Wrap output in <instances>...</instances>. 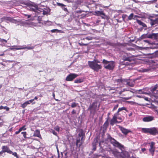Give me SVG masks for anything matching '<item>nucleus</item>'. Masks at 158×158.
Masks as SVG:
<instances>
[{
    "label": "nucleus",
    "mask_w": 158,
    "mask_h": 158,
    "mask_svg": "<svg viewBox=\"0 0 158 158\" xmlns=\"http://www.w3.org/2000/svg\"><path fill=\"white\" fill-rule=\"evenodd\" d=\"M71 114H76V111L75 110H73L71 112Z\"/></svg>",
    "instance_id": "6e6d98bb"
},
{
    "label": "nucleus",
    "mask_w": 158,
    "mask_h": 158,
    "mask_svg": "<svg viewBox=\"0 0 158 158\" xmlns=\"http://www.w3.org/2000/svg\"><path fill=\"white\" fill-rule=\"evenodd\" d=\"M41 10H42L41 11H42V14L43 15H46L47 14L48 12L47 11L44 10L43 9H41Z\"/></svg>",
    "instance_id": "a18cd8bd"
},
{
    "label": "nucleus",
    "mask_w": 158,
    "mask_h": 158,
    "mask_svg": "<svg viewBox=\"0 0 158 158\" xmlns=\"http://www.w3.org/2000/svg\"><path fill=\"white\" fill-rule=\"evenodd\" d=\"M127 15L126 14H123L122 16V18L123 19V20L125 22H128L127 19Z\"/></svg>",
    "instance_id": "cd10ccee"
},
{
    "label": "nucleus",
    "mask_w": 158,
    "mask_h": 158,
    "mask_svg": "<svg viewBox=\"0 0 158 158\" xmlns=\"http://www.w3.org/2000/svg\"><path fill=\"white\" fill-rule=\"evenodd\" d=\"M134 20H136V18H140V17L138 15H134Z\"/></svg>",
    "instance_id": "5fc2aeb1"
},
{
    "label": "nucleus",
    "mask_w": 158,
    "mask_h": 158,
    "mask_svg": "<svg viewBox=\"0 0 158 158\" xmlns=\"http://www.w3.org/2000/svg\"><path fill=\"white\" fill-rule=\"evenodd\" d=\"M98 103L96 102H93L90 105L88 108V110L89 111L91 114L94 115L97 110H98L99 108V106H97Z\"/></svg>",
    "instance_id": "39448f33"
},
{
    "label": "nucleus",
    "mask_w": 158,
    "mask_h": 158,
    "mask_svg": "<svg viewBox=\"0 0 158 158\" xmlns=\"http://www.w3.org/2000/svg\"><path fill=\"white\" fill-rule=\"evenodd\" d=\"M79 45L80 46H86L88 45V44H84L83 43H82V42H81L80 43H78Z\"/></svg>",
    "instance_id": "e433bc0d"
},
{
    "label": "nucleus",
    "mask_w": 158,
    "mask_h": 158,
    "mask_svg": "<svg viewBox=\"0 0 158 158\" xmlns=\"http://www.w3.org/2000/svg\"><path fill=\"white\" fill-rule=\"evenodd\" d=\"M102 63L104 64V68L109 70H113L115 66V62L113 61H108L103 59Z\"/></svg>",
    "instance_id": "f03ea898"
},
{
    "label": "nucleus",
    "mask_w": 158,
    "mask_h": 158,
    "mask_svg": "<svg viewBox=\"0 0 158 158\" xmlns=\"http://www.w3.org/2000/svg\"><path fill=\"white\" fill-rule=\"evenodd\" d=\"M154 120V117L152 116L148 115L143 118V121L144 122H149Z\"/></svg>",
    "instance_id": "dca6fc26"
},
{
    "label": "nucleus",
    "mask_w": 158,
    "mask_h": 158,
    "mask_svg": "<svg viewBox=\"0 0 158 158\" xmlns=\"http://www.w3.org/2000/svg\"><path fill=\"white\" fill-rule=\"evenodd\" d=\"M6 20L10 21V22L13 23H17V21L14 19H13L11 18L7 17L6 18Z\"/></svg>",
    "instance_id": "c85d7f7f"
},
{
    "label": "nucleus",
    "mask_w": 158,
    "mask_h": 158,
    "mask_svg": "<svg viewBox=\"0 0 158 158\" xmlns=\"http://www.w3.org/2000/svg\"><path fill=\"white\" fill-rule=\"evenodd\" d=\"M122 98H123V99H125V100H128L130 98H128V97H122Z\"/></svg>",
    "instance_id": "69168bd1"
},
{
    "label": "nucleus",
    "mask_w": 158,
    "mask_h": 158,
    "mask_svg": "<svg viewBox=\"0 0 158 158\" xmlns=\"http://www.w3.org/2000/svg\"><path fill=\"white\" fill-rule=\"evenodd\" d=\"M61 30H51V32L52 33H54V32H60L61 31Z\"/></svg>",
    "instance_id": "c03bdc74"
},
{
    "label": "nucleus",
    "mask_w": 158,
    "mask_h": 158,
    "mask_svg": "<svg viewBox=\"0 0 158 158\" xmlns=\"http://www.w3.org/2000/svg\"><path fill=\"white\" fill-rule=\"evenodd\" d=\"M9 154H12L14 156L16 157V158H19L18 155L17 154V153L16 152H13L12 151L11 153H9Z\"/></svg>",
    "instance_id": "72a5a7b5"
},
{
    "label": "nucleus",
    "mask_w": 158,
    "mask_h": 158,
    "mask_svg": "<svg viewBox=\"0 0 158 158\" xmlns=\"http://www.w3.org/2000/svg\"><path fill=\"white\" fill-rule=\"evenodd\" d=\"M127 153L125 151H123L120 153V157L119 158H127Z\"/></svg>",
    "instance_id": "393cba45"
},
{
    "label": "nucleus",
    "mask_w": 158,
    "mask_h": 158,
    "mask_svg": "<svg viewBox=\"0 0 158 158\" xmlns=\"http://www.w3.org/2000/svg\"><path fill=\"white\" fill-rule=\"evenodd\" d=\"M112 153L116 157L119 158L120 157V153L118 152L116 150L111 151Z\"/></svg>",
    "instance_id": "412c9836"
},
{
    "label": "nucleus",
    "mask_w": 158,
    "mask_h": 158,
    "mask_svg": "<svg viewBox=\"0 0 158 158\" xmlns=\"http://www.w3.org/2000/svg\"><path fill=\"white\" fill-rule=\"evenodd\" d=\"M19 25L26 27H32L34 26L33 22L29 21L21 22L19 23Z\"/></svg>",
    "instance_id": "f8f14e48"
},
{
    "label": "nucleus",
    "mask_w": 158,
    "mask_h": 158,
    "mask_svg": "<svg viewBox=\"0 0 158 158\" xmlns=\"http://www.w3.org/2000/svg\"><path fill=\"white\" fill-rule=\"evenodd\" d=\"M20 131H19H19H16L15 132V134L16 135L18 134L20 132Z\"/></svg>",
    "instance_id": "e2e57ef3"
},
{
    "label": "nucleus",
    "mask_w": 158,
    "mask_h": 158,
    "mask_svg": "<svg viewBox=\"0 0 158 158\" xmlns=\"http://www.w3.org/2000/svg\"><path fill=\"white\" fill-rule=\"evenodd\" d=\"M127 84L129 86L131 87H133L134 86V84L132 83L131 84L130 82H127Z\"/></svg>",
    "instance_id": "3c124183"
},
{
    "label": "nucleus",
    "mask_w": 158,
    "mask_h": 158,
    "mask_svg": "<svg viewBox=\"0 0 158 158\" xmlns=\"http://www.w3.org/2000/svg\"><path fill=\"white\" fill-rule=\"evenodd\" d=\"M2 149L3 152L4 153L6 152L9 154L12 152V151L9 148L6 146H2Z\"/></svg>",
    "instance_id": "a211bd4d"
},
{
    "label": "nucleus",
    "mask_w": 158,
    "mask_h": 158,
    "mask_svg": "<svg viewBox=\"0 0 158 158\" xmlns=\"http://www.w3.org/2000/svg\"><path fill=\"white\" fill-rule=\"evenodd\" d=\"M118 106V104H117L116 105H115L114 106V107L112 110V111H114L116 110Z\"/></svg>",
    "instance_id": "ea45409f"
},
{
    "label": "nucleus",
    "mask_w": 158,
    "mask_h": 158,
    "mask_svg": "<svg viewBox=\"0 0 158 158\" xmlns=\"http://www.w3.org/2000/svg\"><path fill=\"white\" fill-rule=\"evenodd\" d=\"M79 134H78V136L79 137H81V140H83V138L85 135V132L84 130L82 129H81L79 130Z\"/></svg>",
    "instance_id": "aec40b11"
},
{
    "label": "nucleus",
    "mask_w": 158,
    "mask_h": 158,
    "mask_svg": "<svg viewBox=\"0 0 158 158\" xmlns=\"http://www.w3.org/2000/svg\"><path fill=\"white\" fill-rule=\"evenodd\" d=\"M77 104L75 102H74L71 105V107L72 108L75 107H76Z\"/></svg>",
    "instance_id": "58836bf2"
},
{
    "label": "nucleus",
    "mask_w": 158,
    "mask_h": 158,
    "mask_svg": "<svg viewBox=\"0 0 158 158\" xmlns=\"http://www.w3.org/2000/svg\"><path fill=\"white\" fill-rule=\"evenodd\" d=\"M100 62L99 60L94 59L93 61H88V64L91 69L94 71L98 72L99 70L101 69L102 67L101 65L98 64V63Z\"/></svg>",
    "instance_id": "f257e3e1"
},
{
    "label": "nucleus",
    "mask_w": 158,
    "mask_h": 158,
    "mask_svg": "<svg viewBox=\"0 0 158 158\" xmlns=\"http://www.w3.org/2000/svg\"><path fill=\"white\" fill-rule=\"evenodd\" d=\"M39 9L40 10L39 11V12H37V13H42V11H41V9H40V8H39Z\"/></svg>",
    "instance_id": "338daca9"
},
{
    "label": "nucleus",
    "mask_w": 158,
    "mask_h": 158,
    "mask_svg": "<svg viewBox=\"0 0 158 158\" xmlns=\"http://www.w3.org/2000/svg\"><path fill=\"white\" fill-rule=\"evenodd\" d=\"M116 82L118 83H122V80L121 79H118L115 80Z\"/></svg>",
    "instance_id": "37998d69"
},
{
    "label": "nucleus",
    "mask_w": 158,
    "mask_h": 158,
    "mask_svg": "<svg viewBox=\"0 0 158 158\" xmlns=\"http://www.w3.org/2000/svg\"><path fill=\"white\" fill-rule=\"evenodd\" d=\"M57 5L59 6H60L61 7L66 6V5H64V4H62V3H57Z\"/></svg>",
    "instance_id": "de8ad7c7"
},
{
    "label": "nucleus",
    "mask_w": 158,
    "mask_h": 158,
    "mask_svg": "<svg viewBox=\"0 0 158 158\" xmlns=\"http://www.w3.org/2000/svg\"><path fill=\"white\" fill-rule=\"evenodd\" d=\"M63 9L65 11L68 12V9L64 7L63 8Z\"/></svg>",
    "instance_id": "052dcab7"
},
{
    "label": "nucleus",
    "mask_w": 158,
    "mask_h": 158,
    "mask_svg": "<svg viewBox=\"0 0 158 158\" xmlns=\"http://www.w3.org/2000/svg\"><path fill=\"white\" fill-rule=\"evenodd\" d=\"M75 3L77 4H80L81 2L80 1L77 0V1L75 2Z\"/></svg>",
    "instance_id": "864d4df0"
},
{
    "label": "nucleus",
    "mask_w": 158,
    "mask_h": 158,
    "mask_svg": "<svg viewBox=\"0 0 158 158\" xmlns=\"http://www.w3.org/2000/svg\"><path fill=\"white\" fill-rule=\"evenodd\" d=\"M132 60V57L123 55L120 60V62L123 65H129L130 64V62Z\"/></svg>",
    "instance_id": "423d86ee"
},
{
    "label": "nucleus",
    "mask_w": 158,
    "mask_h": 158,
    "mask_svg": "<svg viewBox=\"0 0 158 158\" xmlns=\"http://www.w3.org/2000/svg\"><path fill=\"white\" fill-rule=\"evenodd\" d=\"M34 101V99H32L28 101H27V102H29V104L31 103H32V104H35V102H33Z\"/></svg>",
    "instance_id": "a19ab883"
},
{
    "label": "nucleus",
    "mask_w": 158,
    "mask_h": 158,
    "mask_svg": "<svg viewBox=\"0 0 158 158\" xmlns=\"http://www.w3.org/2000/svg\"><path fill=\"white\" fill-rule=\"evenodd\" d=\"M118 123V121L117 120V118L115 115L114 114L112 118L111 119L110 123L111 126H113L115 123Z\"/></svg>",
    "instance_id": "6ab92c4d"
},
{
    "label": "nucleus",
    "mask_w": 158,
    "mask_h": 158,
    "mask_svg": "<svg viewBox=\"0 0 158 158\" xmlns=\"http://www.w3.org/2000/svg\"><path fill=\"white\" fill-rule=\"evenodd\" d=\"M146 150V149L145 148H142L141 149V151L143 152H144V151H145Z\"/></svg>",
    "instance_id": "0e129e2a"
},
{
    "label": "nucleus",
    "mask_w": 158,
    "mask_h": 158,
    "mask_svg": "<svg viewBox=\"0 0 158 158\" xmlns=\"http://www.w3.org/2000/svg\"><path fill=\"white\" fill-rule=\"evenodd\" d=\"M124 91V90L123 91H120L118 93V94H119V95L120 96H123V95H122V93Z\"/></svg>",
    "instance_id": "bf43d9fd"
},
{
    "label": "nucleus",
    "mask_w": 158,
    "mask_h": 158,
    "mask_svg": "<svg viewBox=\"0 0 158 158\" xmlns=\"http://www.w3.org/2000/svg\"><path fill=\"white\" fill-rule=\"evenodd\" d=\"M34 47L32 46L31 47H27L26 45L23 46H14L12 47V48H11L10 49L11 50H13L14 49L15 50H20V49H27L28 50L32 49L34 48Z\"/></svg>",
    "instance_id": "9b49d317"
},
{
    "label": "nucleus",
    "mask_w": 158,
    "mask_h": 158,
    "mask_svg": "<svg viewBox=\"0 0 158 158\" xmlns=\"http://www.w3.org/2000/svg\"><path fill=\"white\" fill-rule=\"evenodd\" d=\"M5 109L6 111H8L9 110L10 108L9 107L5 106H0V110H2V109Z\"/></svg>",
    "instance_id": "473e14b6"
},
{
    "label": "nucleus",
    "mask_w": 158,
    "mask_h": 158,
    "mask_svg": "<svg viewBox=\"0 0 158 158\" xmlns=\"http://www.w3.org/2000/svg\"><path fill=\"white\" fill-rule=\"evenodd\" d=\"M4 152H3L2 150L0 152V156H2Z\"/></svg>",
    "instance_id": "680f3d73"
},
{
    "label": "nucleus",
    "mask_w": 158,
    "mask_h": 158,
    "mask_svg": "<svg viewBox=\"0 0 158 158\" xmlns=\"http://www.w3.org/2000/svg\"><path fill=\"white\" fill-rule=\"evenodd\" d=\"M149 19L150 20V24L152 26L158 23V15H154L153 16H149Z\"/></svg>",
    "instance_id": "6e6552de"
},
{
    "label": "nucleus",
    "mask_w": 158,
    "mask_h": 158,
    "mask_svg": "<svg viewBox=\"0 0 158 158\" xmlns=\"http://www.w3.org/2000/svg\"><path fill=\"white\" fill-rule=\"evenodd\" d=\"M118 127L122 132L125 135H126L129 133H132V131L130 130L124 128L120 126H119Z\"/></svg>",
    "instance_id": "2eb2a0df"
},
{
    "label": "nucleus",
    "mask_w": 158,
    "mask_h": 158,
    "mask_svg": "<svg viewBox=\"0 0 158 158\" xmlns=\"http://www.w3.org/2000/svg\"><path fill=\"white\" fill-rule=\"evenodd\" d=\"M123 110H125L126 112H128V111L127 110L126 108L125 107H122L121 108H119L117 111L116 113L114 114V115L116 116V117L117 118V119H118L120 121L119 122H118V123H119L123 121L122 118L121 117L119 116V115L121 114L120 113V112L122 111Z\"/></svg>",
    "instance_id": "0eeeda50"
},
{
    "label": "nucleus",
    "mask_w": 158,
    "mask_h": 158,
    "mask_svg": "<svg viewBox=\"0 0 158 158\" xmlns=\"http://www.w3.org/2000/svg\"><path fill=\"white\" fill-rule=\"evenodd\" d=\"M78 76V75L75 73H70L66 77L65 80L67 81H72Z\"/></svg>",
    "instance_id": "ddd939ff"
},
{
    "label": "nucleus",
    "mask_w": 158,
    "mask_h": 158,
    "mask_svg": "<svg viewBox=\"0 0 158 158\" xmlns=\"http://www.w3.org/2000/svg\"><path fill=\"white\" fill-rule=\"evenodd\" d=\"M80 139H78L77 140L76 142V145L77 146H78V143H80Z\"/></svg>",
    "instance_id": "8fccbe9b"
},
{
    "label": "nucleus",
    "mask_w": 158,
    "mask_h": 158,
    "mask_svg": "<svg viewBox=\"0 0 158 158\" xmlns=\"http://www.w3.org/2000/svg\"><path fill=\"white\" fill-rule=\"evenodd\" d=\"M150 144V148L149 149V151L151 154L152 156H153L154 154V152L155 149V147L154 146L155 143L153 142H152L149 143Z\"/></svg>",
    "instance_id": "4468645a"
},
{
    "label": "nucleus",
    "mask_w": 158,
    "mask_h": 158,
    "mask_svg": "<svg viewBox=\"0 0 158 158\" xmlns=\"http://www.w3.org/2000/svg\"><path fill=\"white\" fill-rule=\"evenodd\" d=\"M141 132L144 133H148L150 134L153 135H155L158 134V129L155 127L150 128H142Z\"/></svg>",
    "instance_id": "7ed1b4c3"
},
{
    "label": "nucleus",
    "mask_w": 158,
    "mask_h": 158,
    "mask_svg": "<svg viewBox=\"0 0 158 158\" xmlns=\"http://www.w3.org/2000/svg\"><path fill=\"white\" fill-rule=\"evenodd\" d=\"M107 139L110 141V143L114 146L117 147L119 149L123 148L124 146L117 141L115 139L112 137L109 134H107Z\"/></svg>",
    "instance_id": "20e7f679"
},
{
    "label": "nucleus",
    "mask_w": 158,
    "mask_h": 158,
    "mask_svg": "<svg viewBox=\"0 0 158 158\" xmlns=\"http://www.w3.org/2000/svg\"><path fill=\"white\" fill-rule=\"evenodd\" d=\"M157 89V86L156 85H155L154 88H153L152 89V91H154L156 90Z\"/></svg>",
    "instance_id": "603ef678"
},
{
    "label": "nucleus",
    "mask_w": 158,
    "mask_h": 158,
    "mask_svg": "<svg viewBox=\"0 0 158 158\" xmlns=\"http://www.w3.org/2000/svg\"><path fill=\"white\" fill-rule=\"evenodd\" d=\"M134 14L133 13H131L130 15L127 17L128 22L132 19L134 20Z\"/></svg>",
    "instance_id": "a878e982"
},
{
    "label": "nucleus",
    "mask_w": 158,
    "mask_h": 158,
    "mask_svg": "<svg viewBox=\"0 0 158 158\" xmlns=\"http://www.w3.org/2000/svg\"><path fill=\"white\" fill-rule=\"evenodd\" d=\"M28 104H29V103L27 101L22 105L21 107L23 108H24Z\"/></svg>",
    "instance_id": "2f4dec72"
},
{
    "label": "nucleus",
    "mask_w": 158,
    "mask_h": 158,
    "mask_svg": "<svg viewBox=\"0 0 158 158\" xmlns=\"http://www.w3.org/2000/svg\"><path fill=\"white\" fill-rule=\"evenodd\" d=\"M144 99L146 101H148V97H144Z\"/></svg>",
    "instance_id": "774afa93"
},
{
    "label": "nucleus",
    "mask_w": 158,
    "mask_h": 158,
    "mask_svg": "<svg viewBox=\"0 0 158 158\" xmlns=\"http://www.w3.org/2000/svg\"><path fill=\"white\" fill-rule=\"evenodd\" d=\"M82 12V11L81 10H78L76 11H75L74 12V13L75 14V15L78 17L79 15H78V14H81Z\"/></svg>",
    "instance_id": "7c9ffc66"
},
{
    "label": "nucleus",
    "mask_w": 158,
    "mask_h": 158,
    "mask_svg": "<svg viewBox=\"0 0 158 158\" xmlns=\"http://www.w3.org/2000/svg\"><path fill=\"white\" fill-rule=\"evenodd\" d=\"M21 134L23 135V136L24 138L26 139L27 138L26 136L27 133L26 131L22 132Z\"/></svg>",
    "instance_id": "f704fd0d"
},
{
    "label": "nucleus",
    "mask_w": 158,
    "mask_h": 158,
    "mask_svg": "<svg viewBox=\"0 0 158 158\" xmlns=\"http://www.w3.org/2000/svg\"><path fill=\"white\" fill-rule=\"evenodd\" d=\"M95 13L97 16H100L102 19H106L107 21L109 20L110 19L109 16L106 15L103 11H97L95 12Z\"/></svg>",
    "instance_id": "9d476101"
},
{
    "label": "nucleus",
    "mask_w": 158,
    "mask_h": 158,
    "mask_svg": "<svg viewBox=\"0 0 158 158\" xmlns=\"http://www.w3.org/2000/svg\"><path fill=\"white\" fill-rule=\"evenodd\" d=\"M158 34L152 33L150 34H146L142 35L139 38L140 40H142L143 39L148 38H149L153 39L154 40H157V37Z\"/></svg>",
    "instance_id": "1a4fd4ad"
},
{
    "label": "nucleus",
    "mask_w": 158,
    "mask_h": 158,
    "mask_svg": "<svg viewBox=\"0 0 158 158\" xmlns=\"http://www.w3.org/2000/svg\"><path fill=\"white\" fill-rule=\"evenodd\" d=\"M150 71V69H144L143 70L144 72H147Z\"/></svg>",
    "instance_id": "13d9d810"
},
{
    "label": "nucleus",
    "mask_w": 158,
    "mask_h": 158,
    "mask_svg": "<svg viewBox=\"0 0 158 158\" xmlns=\"http://www.w3.org/2000/svg\"><path fill=\"white\" fill-rule=\"evenodd\" d=\"M84 79L83 78H77L74 81V83H79L83 82Z\"/></svg>",
    "instance_id": "bb28decb"
},
{
    "label": "nucleus",
    "mask_w": 158,
    "mask_h": 158,
    "mask_svg": "<svg viewBox=\"0 0 158 158\" xmlns=\"http://www.w3.org/2000/svg\"><path fill=\"white\" fill-rule=\"evenodd\" d=\"M33 136L34 137H37L40 138H41V135L40 131L38 130H36L34 133Z\"/></svg>",
    "instance_id": "5701e85b"
},
{
    "label": "nucleus",
    "mask_w": 158,
    "mask_h": 158,
    "mask_svg": "<svg viewBox=\"0 0 158 158\" xmlns=\"http://www.w3.org/2000/svg\"><path fill=\"white\" fill-rule=\"evenodd\" d=\"M19 131H22V130H26V128L25 127V126L24 125L22 127H20L19 129Z\"/></svg>",
    "instance_id": "c9c22d12"
},
{
    "label": "nucleus",
    "mask_w": 158,
    "mask_h": 158,
    "mask_svg": "<svg viewBox=\"0 0 158 158\" xmlns=\"http://www.w3.org/2000/svg\"><path fill=\"white\" fill-rule=\"evenodd\" d=\"M52 24V22L50 21H47L45 23V24L47 25H50Z\"/></svg>",
    "instance_id": "49530a36"
},
{
    "label": "nucleus",
    "mask_w": 158,
    "mask_h": 158,
    "mask_svg": "<svg viewBox=\"0 0 158 158\" xmlns=\"http://www.w3.org/2000/svg\"><path fill=\"white\" fill-rule=\"evenodd\" d=\"M98 137L97 136L94 139V142L92 143V145L93 147L92 150L93 151H94L96 149V145H97L98 143Z\"/></svg>",
    "instance_id": "f3484780"
},
{
    "label": "nucleus",
    "mask_w": 158,
    "mask_h": 158,
    "mask_svg": "<svg viewBox=\"0 0 158 158\" xmlns=\"http://www.w3.org/2000/svg\"><path fill=\"white\" fill-rule=\"evenodd\" d=\"M30 10L36 12H39V11L40 10L38 6L36 5L35 6H31L30 7Z\"/></svg>",
    "instance_id": "4be33fe9"
},
{
    "label": "nucleus",
    "mask_w": 158,
    "mask_h": 158,
    "mask_svg": "<svg viewBox=\"0 0 158 158\" xmlns=\"http://www.w3.org/2000/svg\"><path fill=\"white\" fill-rule=\"evenodd\" d=\"M136 21L137 23L139 25L142 26L144 27H147V26L146 24L141 21V20L137 19H136Z\"/></svg>",
    "instance_id": "b1692460"
},
{
    "label": "nucleus",
    "mask_w": 158,
    "mask_h": 158,
    "mask_svg": "<svg viewBox=\"0 0 158 158\" xmlns=\"http://www.w3.org/2000/svg\"><path fill=\"white\" fill-rule=\"evenodd\" d=\"M93 38L92 37H86L84 38H83V40H84L85 39L88 40H91L93 39Z\"/></svg>",
    "instance_id": "79ce46f5"
},
{
    "label": "nucleus",
    "mask_w": 158,
    "mask_h": 158,
    "mask_svg": "<svg viewBox=\"0 0 158 158\" xmlns=\"http://www.w3.org/2000/svg\"><path fill=\"white\" fill-rule=\"evenodd\" d=\"M60 127L58 126H56L55 127H54V129L56 131L58 132H59L60 131Z\"/></svg>",
    "instance_id": "4c0bfd02"
},
{
    "label": "nucleus",
    "mask_w": 158,
    "mask_h": 158,
    "mask_svg": "<svg viewBox=\"0 0 158 158\" xmlns=\"http://www.w3.org/2000/svg\"><path fill=\"white\" fill-rule=\"evenodd\" d=\"M143 41V42H146V43H148L149 44H150V43H149V41L148 40H144ZM150 44H152L150 43Z\"/></svg>",
    "instance_id": "4d7b16f0"
},
{
    "label": "nucleus",
    "mask_w": 158,
    "mask_h": 158,
    "mask_svg": "<svg viewBox=\"0 0 158 158\" xmlns=\"http://www.w3.org/2000/svg\"><path fill=\"white\" fill-rule=\"evenodd\" d=\"M52 132L53 135H55L56 136L57 135V133L54 130H52Z\"/></svg>",
    "instance_id": "09e8293b"
},
{
    "label": "nucleus",
    "mask_w": 158,
    "mask_h": 158,
    "mask_svg": "<svg viewBox=\"0 0 158 158\" xmlns=\"http://www.w3.org/2000/svg\"><path fill=\"white\" fill-rule=\"evenodd\" d=\"M108 125V120H107L106 121L103 125V128L105 130H106Z\"/></svg>",
    "instance_id": "c756f323"
}]
</instances>
